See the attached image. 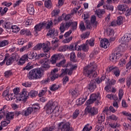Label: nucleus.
Segmentation results:
<instances>
[{"instance_id":"nucleus-1","label":"nucleus","mask_w":131,"mask_h":131,"mask_svg":"<svg viewBox=\"0 0 131 131\" xmlns=\"http://www.w3.org/2000/svg\"><path fill=\"white\" fill-rule=\"evenodd\" d=\"M56 66L57 67H67L66 69L61 70V74L60 76H64L66 74L68 75H71L73 72V70H75L77 68V66L76 64L73 65L71 63H68L66 64V60H63L62 61L56 63Z\"/></svg>"},{"instance_id":"nucleus-2","label":"nucleus","mask_w":131,"mask_h":131,"mask_svg":"<svg viewBox=\"0 0 131 131\" xmlns=\"http://www.w3.org/2000/svg\"><path fill=\"white\" fill-rule=\"evenodd\" d=\"M97 67H98V65L95 62H91L84 68V74L89 78L93 77L95 78L97 76V72H96Z\"/></svg>"},{"instance_id":"nucleus-3","label":"nucleus","mask_w":131,"mask_h":131,"mask_svg":"<svg viewBox=\"0 0 131 131\" xmlns=\"http://www.w3.org/2000/svg\"><path fill=\"white\" fill-rule=\"evenodd\" d=\"M35 54V58L36 59H41V58H44L43 59H41L39 61V63L41 64L42 67L44 70H47V69H49L50 68V65L49 64V59L47 58H50L51 57V55L50 53L48 54Z\"/></svg>"},{"instance_id":"nucleus-4","label":"nucleus","mask_w":131,"mask_h":131,"mask_svg":"<svg viewBox=\"0 0 131 131\" xmlns=\"http://www.w3.org/2000/svg\"><path fill=\"white\" fill-rule=\"evenodd\" d=\"M56 102H53L52 101H49L45 107L46 110L47 114H52L53 112L55 113V116H59V107L57 105H55Z\"/></svg>"},{"instance_id":"nucleus-5","label":"nucleus","mask_w":131,"mask_h":131,"mask_svg":"<svg viewBox=\"0 0 131 131\" xmlns=\"http://www.w3.org/2000/svg\"><path fill=\"white\" fill-rule=\"evenodd\" d=\"M101 96L99 93H93L90 95V99L86 102L85 105H91L95 103V106L101 105Z\"/></svg>"},{"instance_id":"nucleus-6","label":"nucleus","mask_w":131,"mask_h":131,"mask_svg":"<svg viewBox=\"0 0 131 131\" xmlns=\"http://www.w3.org/2000/svg\"><path fill=\"white\" fill-rule=\"evenodd\" d=\"M42 75V70L41 68L34 69L31 70L28 74L29 79H38Z\"/></svg>"},{"instance_id":"nucleus-7","label":"nucleus","mask_w":131,"mask_h":131,"mask_svg":"<svg viewBox=\"0 0 131 131\" xmlns=\"http://www.w3.org/2000/svg\"><path fill=\"white\" fill-rule=\"evenodd\" d=\"M70 26H72V29L73 30H75L77 28V22L67 21L66 23H62L59 27L61 34L64 33L65 30H68Z\"/></svg>"},{"instance_id":"nucleus-8","label":"nucleus","mask_w":131,"mask_h":131,"mask_svg":"<svg viewBox=\"0 0 131 131\" xmlns=\"http://www.w3.org/2000/svg\"><path fill=\"white\" fill-rule=\"evenodd\" d=\"M47 35L49 38L54 37L52 40V43L54 48H58L59 39L56 37V36H58V31L54 28L52 29L48 32Z\"/></svg>"},{"instance_id":"nucleus-9","label":"nucleus","mask_w":131,"mask_h":131,"mask_svg":"<svg viewBox=\"0 0 131 131\" xmlns=\"http://www.w3.org/2000/svg\"><path fill=\"white\" fill-rule=\"evenodd\" d=\"M131 39V34L126 33L125 34L121 39L119 40L121 45L119 46V49L120 51H125L127 49V45H126L127 42H128Z\"/></svg>"},{"instance_id":"nucleus-10","label":"nucleus","mask_w":131,"mask_h":131,"mask_svg":"<svg viewBox=\"0 0 131 131\" xmlns=\"http://www.w3.org/2000/svg\"><path fill=\"white\" fill-rule=\"evenodd\" d=\"M58 126L61 131H74L73 128L70 127L69 122H61L58 124Z\"/></svg>"},{"instance_id":"nucleus-11","label":"nucleus","mask_w":131,"mask_h":131,"mask_svg":"<svg viewBox=\"0 0 131 131\" xmlns=\"http://www.w3.org/2000/svg\"><path fill=\"white\" fill-rule=\"evenodd\" d=\"M97 106H93L92 107H91L89 105H88L85 110L90 113L92 116H94V115H97L98 113H99V108L97 107Z\"/></svg>"},{"instance_id":"nucleus-12","label":"nucleus","mask_w":131,"mask_h":131,"mask_svg":"<svg viewBox=\"0 0 131 131\" xmlns=\"http://www.w3.org/2000/svg\"><path fill=\"white\" fill-rule=\"evenodd\" d=\"M122 55L120 53H116V54H112L110 56V60L113 63H116L119 59L121 58Z\"/></svg>"},{"instance_id":"nucleus-13","label":"nucleus","mask_w":131,"mask_h":131,"mask_svg":"<svg viewBox=\"0 0 131 131\" xmlns=\"http://www.w3.org/2000/svg\"><path fill=\"white\" fill-rule=\"evenodd\" d=\"M45 25H46V23H40L39 24L36 25L34 27V33L35 35H38V32L43 28L45 27Z\"/></svg>"},{"instance_id":"nucleus-14","label":"nucleus","mask_w":131,"mask_h":131,"mask_svg":"<svg viewBox=\"0 0 131 131\" xmlns=\"http://www.w3.org/2000/svg\"><path fill=\"white\" fill-rule=\"evenodd\" d=\"M72 5L74 7H75L73 9V14H74V13H77V11H78L80 7H81L80 3H78V2L76 1H73L72 2Z\"/></svg>"},{"instance_id":"nucleus-15","label":"nucleus","mask_w":131,"mask_h":131,"mask_svg":"<svg viewBox=\"0 0 131 131\" xmlns=\"http://www.w3.org/2000/svg\"><path fill=\"white\" fill-rule=\"evenodd\" d=\"M109 46H110V43H109L108 39L104 38L100 41V47L101 48H103V49H107Z\"/></svg>"},{"instance_id":"nucleus-16","label":"nucleus","mask_w":131,"mask_h":131,"mask_svg":"<svg viewBox=\"0 0 131 131\" xmlns=\"http://www.w3.org/2000/svg\"><path fill=\"white\" fill-rule=\"evenodd\" d=\"M2 95L3 96V97H5V99L6 100H7V101H12L13 99H15L14 94H11L8 95V91H4L2 94Z\"/></svg>"},{"instance_id":"nucleus-17","label":"nucleus","mask_w":131,"mask_h":131,"mask_svg":"<svg viewBox=\"0 0 131 131\" xmlns=\"http://www.w3.org/2000/svg\"><path fill=\"white\" fill-rule=\"evenodd\" d=\"M109 69H110V71H111L112 72H113V73H114V74L117 77H118V76L120 75V71L119 70V68H118V67H116L114 68L110 67Z\"/></svg>"},{"instance_id":"nucleus-18","label":"nucleus","mask_w":131,"mask_h":131,"mask_svg":"<svg viewBox=\"0 0 131 131\" xmlns=\"http://www.w3.org/2000/svg\"><path fill=\"white\" fill-rule=\"evenodd\" d=\"M32 111H33V109L32 107H29L27 108L24 110L21 113V114H22V115H24V116H28V115H30Z\"/></svg>"},{"instance_id":"nucleus-19","label":"nucleus","mask_w":131,"mask_h":131,"mask_svg":"<svg viewBox=\"0 0 131 131\" xmlns=\"http://www.w3.org/2000/svg\"><path fill=\"white\" fill-rule=\"evenodd\" d=\"M27 10L30 15H33L34 14V6H33V5L28 4Z\"/></svg>"},{"instance_id":"nucleus-20","label":"nucleus","mask_w":131,"mask_h":131,"mask_svg":"<svg viewBox=\"0 0 131 131\" xmlns=\"http://www.w3.org/2000/svg\"><path fill=\"white\" fill-rule=\"evenodd\" d=\"M13 60H14V58H13V57H10V56H9V54H6L5 58L4 61H6V65L9 66L12 64Z\"/></svg>"},{"instance_id":"nucleus-21","label":"nucleus","mask_w":131,"mask_h":131,"mask_svg":"<svg viewBox=\"0 0 131 131\" xmlns=\"http://www.w3.org/2000/svg\"><path fill=\"white\" fill-rule=\"evenodd\" d=\"M96 88H97V86H96V82H95V81H91L88 86L89 91L91 92H94Z\"/></svg>"},{"instance_id":"nucleus-22","label":"nucleus","mask_w":131,"mask_h":131,"mask_svg":"<svg viewBox=\"0 0 131 131\" xmlns=\"http://www.w3.org/2000/svg\"><path fill=\"white\" fill-rule=\"evenodd\" d=\"M60 54H54L51 57V62L52 64H56L57 60L60 58Z\"/></svg>"},{"instance_id":"nucleus-23","label":"nucleus","mask_w":131,"mask_h":131,"mask_svg":"<svg viewBox=\"0 0 131 131\" xmlns=\"http://www.w3.org/2000/svg\"><path fill=\"white\" fill-rule=\"evenodd\" d=\"M50 45V42H48V43H43L42 44V49L44 53H48V52L50 51V47H49Z\"/></svg>"},{"instance_id":"nucleus-24","label":"nucleus","mask_w":131,"mask_h":131,"mask_svg":"<svg viewBox=\"0 0 131 131\" xmlns=\"http://www.w3.org/2000/svg\"><path fill=\"white\" fill-rule=\"evenodd\" d=\"M118 9L121 12V14H123V13H125V11L127 10V6L125 5H120L118 6Z\"/></svg>"},{"instance_id":"nucleus-25","label":"nucleus","mask_w":131,"mask_h":131,"mask_svg":"<svg viewBox=\"0 0 131 131\" xmlns=\"http://www.w3.org/2000/svg\"><path fill=\"white\" fill-rule=\"evenodd\" d=\"M105 13H106V11H105V9H98L97 10H96V14L98 17H99V18H102V17L104 16V14H105Z\"/></svg>"},{"instance_id":"nucleus-26","label":"nucleus","mask_w":131,"mask_h":131,"mask_svg":"<svg viewBox=\"0 0 131 131\" xmlns=\"http://www.w3.org/2000/svg\"><path fill=\"white\" fill-rule=\"evenodd\" d=\"M20 95L22 96L24 100H26L27 98L29 96V93L27 92V90L24 89L23 90Z\"/></svg>"},{"instance_id":"nucleus-27","label":"nucleus","mask_w":131,"mask_h":131,"mask_svg":"<svg viewBox=\"0 0 131 131\" xmlns=\"http://www.w3.org/2000/svg\"><path fill=\"white\" fill-rule=\"evenodd\" d=\"M106 98L110 100H114V101H117L118 99V98L117 97V96L113 94H107L106 95Z\"/></svg>"},{"instance_id":"nucleus-28","label":"nucleus","mask_w":131,"mask_h":131,"mask_svg":"<svg viewBox=\"0 0 131 131\" xmlns=\"http://www.w3.org/2000/svg\"><path fill=\"white\" fill-rule=\"evenodd\" d=\"M89 45L86 43L81 45V51L83 52H89Z\"/></svg>"},{"instance_id":"nucleus-29","label":"nucleus","mask_w":131,"mask_h":131,"mask_svg":"<svg viewBox=\"0 0 131 131\" xmlns=\"http://www.w3.org/2000/svg\"><path fill=\"white\" fill-rule=\"evenodd\" d=\"M69 93L70 95H72L74 98H76V97H78V95H79L78 91L77 90H71L69 91Z\"/></svg>"},{"instance_id":"nucleus-30","label":"nucleus","mask_w":131,"mask_h":131,"mask_svg":"<svg viewBox=\"0 0 131 131\" xmlns=\"http://www.w3.org/2000/svg\"><path fill=\"white\" fill-rule=\"evenodd\" d=\"M88 99V96H85V98H79L76 100V103L77 105H82L84 102H85V100Z\"/></svg>"},{"instance_id":"nucleus-31","label":"nucleus","mask_w":131,"mask_h":131,"mask_svg":"<svg viewBox=\"0 0 131 131\" xmlns=\"http://www.w3.org/2000/svg\"><path fill=\"white\" fill-rule=\"evenodd\" d=\"M106 33L108 36H114V30L111 28H107L106 31Z\"/></svg>"},{"instance_id":"nucleus-32","label":"nucleus","mask_w":131,"mask_h":131,"mask_svg":"<svg viewBox=\"0 0 131 131\" xmlns=\"http://www.w3.org/2000/svg\"><path fill=\"white\" fill-rule=\"evenodd\" d=\"M60 88V85L59 84H53L50 87V91H52L53 92H55V91H57Z\"/></svg>"},{"instance_id":"nucleus-33","label":"nucleus","mask_w":131,"mask_h":131,"mask_svg":"<svg viewBox=\"0 0 131 131\" xmlns=\"http://www.w3.org/2000/svg\"><path fill=\"white\" fill-rule=\"evenodd\" d=\"M42 23H45V26H46L47 29H50L53 26V21L52 20H49L47 23L45 21Z\"/></svg>"},{"instance_id":"nucleus-34","label":"nucleus","mask_w":131,"mask_h":131,"mask_svg":"<svg viewBox=\"0 0 131 131\" xmlns=\"http://www.w3.org/2000/svg\"><path fill=\"white\" fill-rule=\"evenodd\" d=\"M8 45H9V41L8 40L0 41V48H4L6 46H8Z\"/></svg>"},{"instance_id":"nucleus-35","label":"nucleus","mask_w":131,"mask_h":131,"mask_svg":"<svg viewBox=\"0 0 131 131\" xmlns=\"http://www.w3.org/2000/svg\"><path fill=\"white\" fill-rule=\"evenodd\" d=\"M38 94V92L37 91L35 90H32L29 93V96L31 98H34V97H36L37 96V94Z\"/></svg>"},{"instance_id":"nucleus-36","label":"nucleus","mask_w":131,"mask_h":131,"mask_svg":"<svg viewBox=\"0 0 131 131\" xmlns=\"http://www.w3.org/2000/svg\"><path fill=\"white\" fill-rule=\"evenodd\" d=\"M60 13V9H55L53 10L51 12V16L52 17H55L57 16V15Z\"/></svg>"},{"instance_id":"nucleus-37","label":"nucleus","mask_w":131,"mask_h":131,"mask_svg":"<svg viewBox=\"0 0 131 131\" xmlns=\"http://www.w3.org/2000/svg\"><path fill=\"white\" fill-rule=\"evenodd\" d=\"M11 30L12 32H14L15 33H16L20 31V28H19L18 26L14 25L11 27Z\"/></svg>"},{"instance_id":"nucleus-38","label":"nucleus","mask_w":131,"mask_h":131,"mask_svg":"<svg viewBox=\"0 0 131 131\" xmlns=\"http://www.w3.org/2000/svg\"><path fill=\"white\" fill-rule=\"evenodd\" d=\"M86 43L87 45L89 43L90 47H94L95 46V39L92 38L89 41L87 40L86 41Z\"/></svg>"},{"instance_id":"nucleus-39","label":"nucleus","mask_w":131,"mask_h":131,"mask_svg":"<svg viewBox=\"0 0 131 131\" xmlns=\"http://www.w3.org/2000/svg\"><path fill=\"white\" fill-rule=\"evenodd\" d=\"M28 59H34V57H35V53L33 52H29L27 54Z\"/></svg>"},{"instance_id":"nucleus-40","label":"nucleus","mask_w":131,"mask_h":131,"mask_svg":"<svg viewBox=\"0 0 131 131\" xmlns=\"http://www.w3.org/2000/svg\"><path fill=\"white\" fill-rule=\"evenodd\" d=\"M6 117L7 120H9V119H12L13 117H14V113L11 112L8 113Z\"/></svg>"},{"instance_id":"nucleus-41","label":"nucleus","mask_w":131,"mask_h":131,"mask_svg":"<svg viewBox=\"0 0 131 131\" xmlns=\"http://www.w3.org/2000/svg\"><path fill=\"white\" fill-rule=\"evenodd\" d=\"M12 25H11V24L9 23H6L3 25V27L4 28H6V29H11L12 28Z\"/></svg>"},{"instance_id":"nucleus-42","label":"nucleus","mask_w":131,"mask_h":131,"mask_svg":"<svg viewBox=\"0 0 131 131\" xmlns=\"http://www.w3.org/2000/svg\"><path fill=\"white\" fill-rule=\"evenodd\" d=\"M32 22H33V19H32V18H28L27 19H26L25 23L26 25L28 26V25H31V24H32Z\"/></svg>"},{"instance_id":"nucleus-43","label":"nucleus","mask_w":131,"mask_h":131,"mask_svg":"<svg viewBox=\"0 0 131 131\" xmlns=\"http://www.w3.org/2000/svg\"><path fill=\"white\" fill-rule=\"evenodd\" d=\"M33 111L34 110V112H36L39 109V104L38 103H35L32 105Z\"/></svg>"},{"instance_id":"nucleus-44","label":"nucleus","mask_w":131,"mask_h":131,"mask_svg":"<svg viewBox=\"0 0 131 131\" xmlns=\"http://www.w3.org/2000/svg\"><path fill=\"white\" fill-rule=\"evenodd\" d=\"M68 49V46L65 45V46H61L60 47H59V48L58 49V51L59 52H65V51H66Z\"/></svg>"},{"instance_id":"nucleus-45","label":"nucleus","mask_w":131,"mask_h":131,"mask_svg":"<svg viewBox=\"0 0 131 131\" xmlns=\"http://www.w3.org/2000/svg\"><path fill=\"white\" fill-rule=\"evenodd\" d=\"M16 102H21V101L25 100L23 98V97L21 95V94H18L16 95Z\"/></svg>"},{"instance_id":"nucleus-46","label":"nucleus","mask_w":131,"mask_h":131,"mask_svg":"<svg viewBox=\"0 0 131 131\" xmlns=\"http://www.w3.org/2000/svg\"><path fill=\"white\" fill-rule=\"evenodd\" d=\"M45 7L47 8L48 9H51V7H52V2L51 1H45Z\"/></svg>"},{"instance_id":"nucleus-47","label":"nucleus","mask_w":131,"mask_h":131,"mask_svg":"<svg viewBox=\"0 0 131 131\" xmlns=\"http://www.w3.org/2000/svg\"><path fill=\"white\" fill-rule=\"evenodd\" d=\"M126 62H125V59H122L118 63L119 67H123L124 65H125V63Z\"/></svg>"},{"instance_id":"nucleus-48","label":"nucleus","mask_w":131,"mask_h":131,"mask_svg":"<svg viewBox=\"0 0 131 131\" xmlns=\"http://www.w3.org/2000/svg\"><path fill=\"white\" fill-rule=\"evenodd\" d=\"M105 121V117L103 116H99L98 118V123H103Z\"/></svg>"},{"instance_id":"nucleus-49","label":"nucleus","mask_w":131,"mask_h":131,"mask_svg":"<svg viewBox=\"0 0 131 131\" xmlns=\"http://www.w3.org/2000/svg\"><path fill=\"white\" fill-rule=\"evenodd\" d=\"M10 122V120H6L5 121H3L1 122V125L2 126H3V127H5V126H7V125H8V124H9Z\"/></svg>"},{"instance_id":"nucleus-50","label":"nucleus","mask_w":131,"mask_h":131,"mask_svg":"<svg viewBox=\"0 0 131 131\" xmlns=\"http://www.w3.org/2000/svg\"><path fill=\"white\" fill-rule=\"evenodd\" d=\"M6 116V113H5L4 108H2L0 110V120L2 118H4Z\"/></svg>"},{"instance_id":"nucleus-51","label":"nucleus","mask_w":131,"mask_h":131,"mask_svg":"<svg viewBox=\"0 0 131 131\" xmlns=\"http://www.w3.org/2000/svg\"><path fill=\"white\" fill-rule=\"evenodd\" d=\"M122 114L125 116H126L129 120L131 121V114L127 112H123Z\"/></svg>"},{"instance_id":"nucleus-52","label":"nucleus","mask_w":131,"mask_h":131,"mask_svg":"<svg viewBox=\"0 0 131 131\" xmlns=\"http://www.w3.org/2000/svg\"><path fill=\"white\" fill-rule=\"evenodd\" d=\"M116 21L118 25H121V24L123 22V18L122 16H119Z\"/></svg>"},{"instance_id":"nucleus-53","label":"nucleus","mask_w":131,"mask_h":131,"mask_svg":"<svg viewBox=\"0 0 131 131\" xmlns=\"http://www.w3.org/2000/svg\"><path fill=\"white\" fill-rule=\"evenodd\" d=\"M123 90L122 89L119 90V100L120 101H121V99H122V97H123Z\"/></svg>"},{"instance_id":"nucleus-54","label":"nucleus","mask_w":131,"mask_h":131,"mask_svg":"<svg viewBox=\"0 0 131 131\" xmlns=\"http://www.w3.org/2000/svg\"><path fill=\"white\" fill-rule=\"evenodd\" d=\"M103 8L104 9H106V10H110V11H113V10H114L113 6L103 5Z\"/></svg>"},{"instance_id":"nucleus-55","label":"nucleus","mask_w":131,"mask_h":131,"mask_svg":"<svg viewBox=\"0 0 131 131\" xmlns=\"http://www.w3.org/2000/svg\"><path fill=\"white\" fill-rule=\"evenodd\" d=\"M75 58H76V56L75 55V53L74 52H72L70 54V59L73 61L74 62L75 61Z\"/></svg>"},{"instance_id":"nucleus-56","label":"nucleus","mask_w":131,"mask_h":131,"mask_svg":"<svg viewBox=\"0 0 131 131\" xmlns=\"http://www.w3.org/2000/svg\"><path fill=\"white\" fill-rule=\"evenodd\" d=\"M41 48H42V44H38L33 48V50L35 51H38L40 50Z\"/></svg>"},{"instance_id":"nucleus-57","label":"nucleus","mask_w":131,"mask_h":131,"mask_svg":"<svg viewBox=\"0 0 131 131\" xmlns=\"http://www.w3.org/2000/svg\"><path fill=\"white\" fill-rule=\"evenodd\" d=\"M4 74H5V77L8 78V77H10V76H11V75L13 74V73L12 72V71H7L4 73Z\"/></svg>"},{"instance_id":"nucleus-58","label":"nucleus","mask_w":131,"mask_h":131,"mask_svg":"<svg viewBox=\"0 0 131 131\" xmlns=\"http://www.w3.org/2000/svg\"><path fill=\"white\" fill-rule=\"evenodd\" d=\"M79 115V110H76L73 114V118L75 119Z\"/></svg>"},{"instance_id":"nucleus-59","label":"nucleus","mask_w":131,"mask_h":131,"mask_svg":"<svg viewBox=\"0 0 131 131\" xmlns=\"http://www.w3.org/2000/svg\"><path fill=\"white\" fill-rule=\"evenodd\" d=\"M19 92H20V89H19V88H14L13 89V93H14L13 95H14V97H15V96L19 95Z\"/></svg>"},{"instance_id":"nucleus-60","label":"nucleus","mask_w":131,"mask_h":131,"mask_svg":"<svg viewBox=\"0 0 131 131\" xmlns=\"http://www.w3.org/2000/svg\"><path fill=\"white\" fill-rule=\"evenodd\" d=\"M32 68H33V66L31 65V62L28 63L26 67V70H30V69H32Z\"/></svg>"},{"instance_id":"nucleus-61","label":"nucleus","mask_w":131,"mask_h":131,"mask_svg":"<svg viewBox=\"0 0 131 131\" xmlns=\"http://www.w3.org/2000/svg\"><path fill=\"white\" fill-rule=\"evenodd\" d=\"M79 28L81 31L85 30V27L84 26V24L83 23V21H81Z\"/></svg>"},{"instance_id":"nucleus-62","label":"nucleus","mask_w":131,"mask_h":131,"mask_svg":"<svg viewBox=\"0 0 131 131\" xmlns=\"http://www.w3.org/2000/svg\"><path fill=\"white\" fill-rule=\"evenodd\" d=\"M46 93H47L46 89L41 90L39 93V97H42V96H43Z\"/></svg>"},{"instance_id":"nucleus-63","label":"nucleus","mask_w":131,"mask_h":131,"mask_svg":"<svg viewBox=\"0 0 131 131\" xmlns=\"http://www.w3.org/2000/svg\"><path fill=\"white\" fill-rule=\"evenodd\" d=\"M94 25H95V24H94V23H86V28L88 29H92V28H93V27L94 26Z\"/></svg>"},{"instance_id":"nucleus-64","label":"nucleus","mask_w":131,"mask_h":131,"mask_svg":"<svg viewBox=\"0 0 131 131\" xmlns=\"http://www.w3.org/2000/svg\"><path fill=\"white\" fill-rule=\"evenodd\" d=\"M54 130V127L51 126L50 127H46L42 129V131H52Z\"/></svg>"}]
</instances>
